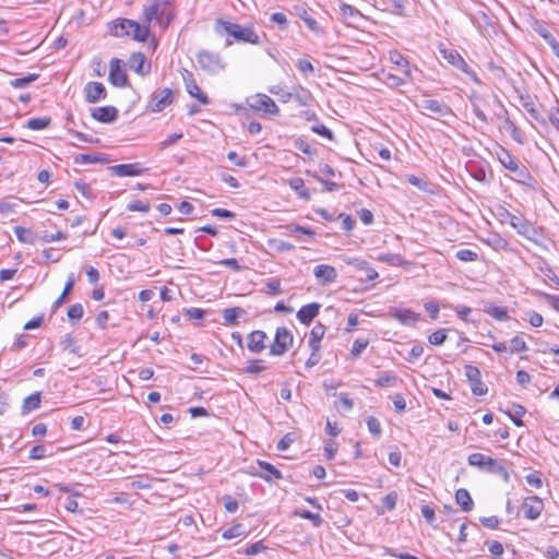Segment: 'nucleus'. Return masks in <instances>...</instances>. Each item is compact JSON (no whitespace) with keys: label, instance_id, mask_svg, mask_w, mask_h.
<instances>
[{"label":"nucleus","instance_id":"nucleus-11","mask_svg":"<svg viewBox=\"0 0 559 559\" xmlns=\"http://www.w3.org/2000/svg\"><path fill=\"white\" fill-rule=\"evenodd\" d=\"M182 80L185 82L187 92L190 96L197 98L200 103L207 105L210 103L209 97L204 94L197 84L194 75L191 71L185 69L181 72Z\"/></svg>","mask_w":559,"mask_h":559},{"label":"nucleus","instance_id":"nucleus-50","mask_svg":"<svg viewBox=\"0 0 559 559\" xmlns=\"http://www.w3.org/2000/svg\"><path fill=\"white\" fill-rule=\"evenodd\" d=\"M367 426H368L369 432L373 437L379 438L381 436V432H382L381 424L376 417H373V416L368 417Z\"/></svg>","mask_w":559,"mask_h":559},{"label":"nucleus","instance_id":"nucleus-63","mask_svg":"<svg viewBox=\"0 0 559 559\" xmlns=\"http://www.w3.org/2000/svg\"><path fill=\"white\" fill-rule=\"evenodd\" d=\"M14 234L15 236L17 237V239L22 242H32V239H31V236H32V233L31 230L24 228V227H21V226H16L14 228Z\"/></svg>","mask_w":559,"mask_h":559},{"label":"nucleus","instance_id":"nucleus-9","mask_svg":"<svg viewBox=\"0 0 559 559\" xmlns=\"http://www.w3.org/2000/svg\"><path fill=\"white\" fill-rule=\"evenodd\" d=\"M465 376L471 384L472 393L476 396L485 395L488 391L487 385L481 381L480 370L473 365H465Z\"/></svg>","mask_w":559,"mask_h":559},{"label":"nucleus","instance_id":"nucleus-28","mask_svg":"<svg viewBox=\"0 0 559 559\" xmlns=\"http://www.w3.org/2000/svg\"><path fill=\"white\" fill-rule=\"evenodd\" d=\"M340 13L342 21L347 25H354L361 16L359 10L346 3L340 5Z\"/></svg>","mask_w":559,"mask_h":559},{"label":"nucleus","instance_id":"nucleus-43","mask_svg":"<svg viewBox=\"0 0 559 559\" xmlns=\"http://www.w3.org/2000/svg\"><path fill=\"white\" fill-rule=\"evenodd\" d=\"M288 230V235L297 237L299 234L308 236L309 238H313L316 236V231L307 226L301 225H288L286 227Z\"/></svg>","mask_w":559,"mask_h":559},{"label":"nucleus","instance_id":"nucleus-34","mask_svg":"<svg viewBox=\"0 0 559 559\" xmlns=\"http://www.w3.org/2000/svg\"><path fill=\"white\" fill-rule=\"evenodd\" d=\"M535 31L546 40L552 52L559 58V41L552 36V34L542 25L536 27Z\"/></svg>","mask_w":559,"mask_h":559},{"label":"nucleus","instance_id":"nucleus-58","mask_svg":"<svg viewBox=\"0 0 559 559\" xmlns=\"http://www.w3.org/2000/svg\"><path fill=\"white\" fill-rule=\"evenodd\" d=\"M266 549V546L263 544L262 540L255 542L249 547L245 548L242 550V554L246 556H254L261 551H264Z\"/></svg>","mask_w":559,"mask_h":559},{"label":"nucleus","instance_id":"nucleus-42","mask_svg":"<svg viewBox=\"0 0 559 559\" xmlns=\"http://www.w3.org/2000/svg\"><path fill=\"white\" fill-rule=\"evenodd\" d=\"M295 515L311 521L314 527H320L323 524V519L319 513H312L308 510H296Z\"/></svg>","mask_w":559,"mask_h":559},{"label":"nucleus","instance_id":"nucleus-33","mask_svg":"<svg viewBox=\"0 0 559 559\" xmlns=\"http://www.w3.org/2000/svg\"><path fill=\"white\" fill-rule=\"evenodd\" d=\"M390 61L395 66L403 68L405 76L412 79L409 62L402 53L396 50L390 51Z\"/></svg>","mask_w":559,"mask_h":559},{"label":"nucleus","instance_id":"nucleus-45","mask_svg":"<svg viewBox=\"0 0 559 559\" xmlns=\"http://www.w3.org/2000/svg\"><path fill=\"white\" fill-rule=\"evenodd\" d=\"M269 246L277 252H288L295 250V246L282 239H270Z\"/></svg>","mask_w":559,"mask_h":559},{"label":"nucleus","instance_id":"nucleus-21","mask_svg":"<svg viewBox=\"0 0 559 559\" xmlns=\"http://www.w3.org/2000/svg\"><path fill=\"white\" fill-rule=\"evenodd\" d=\"M390 316L404 325H413L419 319V313L402 308H391Z\"/></svg>","mask_w":559,"mask_h":559},{"label":"nucleus","instance_id":"nucleus-10","mask_svg":"<svg viewBox=\"0 0 559 559\" xmlns=\"http://www.w3.org/2000/svg\"><path fill=\"white\" fill-rule=\"evenodd\" d=\"M522 508L525 519L535 521L544 510V501L538 496H528L524 498Z\"/></svg>","mask_w":559,"mask_h":559},{"label":"nucleus","instance_id":"nucleus-30","mask_svg":"<svg viewBox=\"0 0 559 559\" xmlns=\"http://www.w3.org/2000/svg\"><path fill=\"white\" fill-rule=\"evenodd\" d=\"M295 10L296 14L306 23L311 32L316 34H320L322 32L318 22L308 13L306 8L297 5L295 7Z\"/></svg>","mask_w":559,"mask_h":559},{"label":"nucleus","instance_id":"nucleus-15","mask_svg":"<svg viewBox=\"0 0 559 559\" xmlns=\"http://www.w3.org/2000/svg\"><path fill=\"white\" fill-rule=\"evenodd\" d=\"M109 169L111 174L118 177L141 176L147 171V168H144L140 163L118 164L111 166Z\"/></svg>","mask_w":559,"mask_h":559},{"label":"nucleus","instance_id":"nucleus-17","mask_svg":"<svg viewBox=\"0 0 559 559\" xmlns=\"http://www.w3.org/2000/svg\"><path fill=\"white\" fill-rule=\"evenodd\" d=\"M257 464L262 469V472H254L252 475L272 483L273 480L282 479L283 474L282 472L276 468L274 465L266 461L258 460Z\"/></svg>","mask_w":559,"mask_h":559},{"label":"nucleus","instance_id":"nucleus-1","mask_svg":"<svg viewBox=\"0 0 559 559\" xmlns=\"http://www.w3.org/2000/svg\"><path fill=\"white\" fill-rule=\"evenodd\" d=\"M213 29L217 36L225 37V47H229L234 43L251 45L261 43V38L252 24L241 25L219 17L215 20Z\"/></svg>","mask_w":559,"mask_h":559},{"label":"nucleus","instance_id":"nucleus-16","mask_svg":"<svg viewBox=\"0 0 559 559\" xmlns=\"http://www.w3.org/2000/svg\"><path fill=\"white\" fill-rule=\"evenodd\" d=\"M313 275L320 285L325 286L336 281L337 272L332 265L319 264L314 266Z\"/></svg>","mask_w":559,"mask_h":559},{"label":"nucleus","instance_id":"nucleus-26","mask_svg":"<svg viewBox=\"0 0 559 559\" xmlns=\"http://www.w3.org/2000/svg\"><path fill=\"white\" fill-rule=\"evenodd\" d=\"M496 155L500 164L510 171L518 170V162L512 154L504 147L499 146L496 151Z\"/></svg>","mask_w":559,"mask_h":559},{"label":"nucleus","instance_id":"nucleus-13","mask_svg":"<svg viewBox=\"0 0 559 559\" xmlns=\"http://www.w3.org/2000/svg\"><path fill=\"white\" fill-rule=\"evenodd\" d=\"M84 96L87 103L95 104L106 99L107 91L103 83L92 81L84 86Z\"/></svg>","mask_w":559,"mask_h":559},{"label":"nucleus","instance_id":"nucleus-14","mask_svg":"<svg viewBox=\"0 0 559 559\" xmlns=\"http://www.w3.org/2000/svg\"><path fill=\"white\" fill-rule=\"evenodd\" d=\"M416 106L423 111H430L440 117L452 115V109L447 104L437 99L425 98L417 103Z\"/></svg>","mask_w":559,"mask_h":559},{"label":"nucleus","instance_id":"nucleus-36","mask_svg":"<svg viewBox=\"0 0 559 559\" xmlns=\"http://www.w3.org/2000/svg\"><path fill=\"white\" fill-rule=\"evenodd\" d=\"M520 104L530 114V116L533 119H535V120L539 119V111L536 108L535 103L530 95H521Z\"/></svg>","mask_w":559,"mask_h":559},{"label":"nucleus","instance_id":"nucleus-47","mask_svg":"<svg viewBox=\"0 0 559 559\" xmlns=\"http://www.w3.org/2000/svg\"><path fill=\"white\" fill-rule=\"evenodd\" d=\"M74 187L86 199L95 198V194H94L90 183H87L83 180H78V181H75Z\"/></svg>","mask_w":559,"mask_h":559},{"label":"nucleus","instance_id":"nucleus-27","mask_svg":"<svg viewBox=\"0 0 559 559\" xmlns=\"http://www.w3.org/2000/svg\"><path fill=\"white\" fill-rule=\"evenodd\" d=\"M246 314V310L240 307L226 308L223 310L224 324L228 326H236L239 324L238 319Z\"/></svg>","mask_w":559,"mask_h":559},{"label":"nucleus","instance_id":"nucleus-53","mask_svg":"<svg viewBox=\"0 0 559 559\" xmlns=\"http://www.w3.org/2000/svg\"><path fill=\"white\" fill-rule=\"evenodd\" d=\"M245 534L243 527L241 524H235L231 527L225 530L222 534L224 539H233L235 537L241 536Z\"/></svg>","mask_w":559,"mask_h":559},{"label":"nucleus","instance_id":"nucleus-32","mask_svg":"<svg viewBox=\"0 0 559 559\" xmlns=\"http://www.w3.org/2000/svg\"><path fill=\"white\" fill-rule=\"evenodd\" d=\"M288 185L290 189L294 190L300 199L309 200L311 198V193L305 187V181L302 178H293L288 181Z\"/></svg>","mask_w":559,"mask_h":559},{"label":"nucleus","instance_id":"nucleus-18","mask_svg":"<svg viewBox=\"0 0 559 559\" xmlns=\"http://www.w3.org/2000/svg\"><path fill=\"white\" fill-rule=\"evenodd\" d=\"M292 99L297 102L300 106H309L313 100V96L309 90L298 85L294 87L293 92L285 93L284 103H287Z\"/></svg>","mask_w":559,"mask_h":559},{"label":"nucleus","instance_id":"nucleus-3","mask_svg":"<svg viewBox=\"0 0 559 559\" xmlns=\"http://www.w3.org/2000/svg\"><path fill=\"white\" fill-rule=\"evenodd\" d=\"M195 60L204 72L215 75L226 69V62L217 51L201 49L195 55Z\"/></svg>","mask_w":559,"mask_h":559},{"label":"nucleus","instance_id":"nucleus-4","mask_svg":"<svg viewBox=\"0 0 559 559\" xmlns=\"http://www.w3.org/2000/svg\"><path fill=\"white\" fill-rule=\"evenodd\" d=\"M145 22L148 24L155 20L159 26L167 28L176 16L174 5H162L159 3H151L143 10Z\"/></svg>","mask_w":559,"mask_h":559},{"label":"nucleus","instance_id":"nucleus-2","mask_svg":"<svg viewBox=\"0 0 559 559\" xmlns=\"http://www.w3.org/2000/svg\"><path fill=\"white\" fill-rule=\"evenodd\" d=\"M467 463L471 466H475L483 472L499 475L504 481L510 480V474L506 466L498 460L483 453H472L467 457Z\"/></svg>","mask_w":559,"mask_h":559},{"label":"nucleus","instance_id":"nucleus-48","mask_svg":"<svg viewBox=\"0 0 559 559\" xmlns=\"http://www.w3.org/2000/svg\"><path fill=\"white\" fill-rule=\"evenodd\" d=\"M447 340V330L445 329H439L431 333L428 337V341L431 345L438 346L444 343Z\"/></svg>","mask_w":559,"mask_h":559},{"label":"nucleus","instance_id":"nucleus-51","mask_svg":"<svg viewBox=\"0 0 559 559\" xmlns=\"http://www.w3.org/2000/svg\"><path fill=\"white\" fill-rule=\"evenodd\" d=\"M525 480H526L527 485H530L531 487H533L535 489H539L544 485V481H543V478H542V475L539 472H533V473L527 474L525 476Z\"/></svg>","mask_w":559,"mask_h":559},{"label":"nucleus","instance_id":"nucleus-56","mask_svg":"<svg viewBox=\"0 0 559 559\" xmlns=\"http://www.w3.org/2000/svg\"><path fill=\"white\" fill-rule=\"evenodd\" d=\"M68 318L71 321H79L84 314V309L81 304H74L68 309Z\"/></svg>","mask_w":559,"mask_h":559},{"label":"nucleus","instance_id":"nucleus-39","mask_svg":"<svg viewBox=\"0 0 559 559\" xmlns=\"http://www.w3.org/2000/svg\"><path fill=\"white\" fill-rule=\"evenodd\" d=\"M399 381V377L391 372H383L374 380L376 386L388 388L394 386Z\"/></svg>","mask_w":559,"mask_h":559},{"label":"nucleus","instance_id":"nucleus-41","mask_svg":"<svg viewBox=\"0 0 559 559\" xmlns=\"http://www.w3.org/2000/svg\"><path fill=\"white\" fill-rule=\"evenodd\" d=\"M485 312L499 321L509 319L508 309L506 307L490 305L486 307Z\"/></svg>","mask_w":559,"mask_h":559},{"label":"nucleus","instance_id":"nucleus-29","mask_svg":"<svg viewBox=\"0 0 559 559\" xmlns=\"http://www.w3.org/2000/svg\"><path fill=\"white\" fill-rule=\"evenodd\" d=\"M146 58L142 52H134L130 56L128 64L131 70L140 75H145L148 70H144Z\"/></svg>","mask_w":559,"mask_h":559},{"label":"nucleus","instance_id":"nucleus-12","mask_svg":"<svg viewBox=\"0 0 559 559\" xmlns=\"http://www.w3.org/2000/svg\"><path fill=\"white\" fill-rule=\"evenodd\" d=\"M108 80L116 87H124L128 85V75L121 69V61L118 58H112L109 62Z\"/></svg>","mask_w":559,"mask_h":559},{"label":"nucleus","instance_id":"nucleus-52","mask_svg":"<svg viewBox=\"0 0 559 559\" xmlns=\"http://www.w3.org/2000/svg\"><path fill=\"white\" fill-rule=\"evenodd\" d=\"M455 257L463 262H473L478 259L477 252L471 249H461L456 251Z\"/></svg>","mask_w":559,"mask_h":559},{"label":"nucleus","instance_id":"nucleus-49","mask_svg":"<svg viewBox=\"0 0 559 559\" xmlns=\"http://www.w3.org/2000/svg\"><path fill=\"white\" fill-rule=\"evenodd\" d=\"M369 341L367 338H357L354 341L350 354L353 357H358L367 348Z\"/></svg>","mask_w":559,"mask_h":559},{"label":"nucleus","instance_id":"nucleus-59","mask_svg":"<svg viewBox=\"0 0 559 559\" xmlns=\"http://www.w3.org/2000/svg\"><path fill=\"white\" fill-rule=\"evenodd\" d=\"M397 498H399V496H397V493L395 491L389 492L388 495H385L382 498L383 507L386 510L392 511L395 508V506H396Z\"/></svg>","mask_w":559,"mask_h":559},{"label":"nucleus","instance_id":"nucleus-7","mask_svg":"<svg viewBox=\"0 0 559 559\" xmlns=\"http://www.w3.org/2000/svg\"><path fill=\"white\" fill-rule=\"evenodd\" d=\"M249 107L255 111L266 115L277 116L280 108L276 103L265 94H255L247 99Z\"/></svg>","mask_w":559,"mask_h":559},{"label":"nucleus","instance_id":"nucleus-64","mask_svg":"<svg viewBox=\"0 0 559 559\" xmlns=\"http://www.w3.org/2000/svg\"><path fill=\"white\" fill-rule=\"evenodd\" d=\"M312 132L326 138L329 140H333V132L323 123L316 124L311 128Z\"/></svg>","mask_w":559,"mask_h":559},{"label":"nucleus","instance_id":"nucleus-25","mask_svg":"<svg viewBox=\"0 0 559 559\" xmlns=\"http://www.w3.org/2000/svg\"><path fill=\"white\" fill-rule=\"evenodd\" d=\"M504 216L509 224L516 229L520 235H527L531 230L530 224L521 216H516L509 211L504 210Z\"/></svg>","mask_w":559,"mask_h":559},{"label":"nucleus","instance_id":"nucleus-55","mask_svg":"<svg viewBox=\"0 0 559 559\" xmlns=\"http://www.w3.org/2000/svg\"><path fill=\"white\" fill-rule=\"evenodd\" d=\"M127 209L131 212H143V213H147L151 209L150 206V203L148 202H144L142 200H134V201H131L128 205H127Z\"/></svg>","mask_w":559,"mask_h":559},{"label":"nucleus","instance_id":"nucleus-40","mask_svg":"<svg viewBox=\"0 0 559 559\" xmlns=\"http://www.w3.org/2000/svg\"><path fill=\"white\" fill-rule=\"evenodd\" d=\"M526 413V409L520 405V404H514L512 405V409L511 411H508L506 412V414L510 417V419L513 421V424L518 427H521L524 425L523 420L521 419V417Z\"/></svg>","mask_w":559,"mask_h":559},{"label":"nucleus","instance_id":"nucleus-54","mask_svg":"<svg viewBox=\"0 0 559 559\" xmlns=\"http://www.w3.org/2000/svg\"><path fill=\"white\" fill-rule=\"evenodd\" d=\"M104 157L103 154H81L75 158L76 163L82 164H95L103 162Z\"/></svg>","mask_w":559,"mask_h":559},{"label":"nucleus","instance_id":"nucleus-19","mask_svg":"<svg viewBox=\"0 0 559 559\" xmlns=\"http://www.w3.org/2000/svg\"><path fill=\"white\" fill-rule=\"evenodd\" d=\"M247 338V347L251 353L260 354L266 348L265 341L267 336L265 332L261 330L252 331Z\"/></svg>","mask_w":559,"mask_h":559},{"label":"nucleus","instance_id":"nucleus-31","mask_svg":"<svg viewBox=\"0 0 559 559\" xmlns=\"http://www.w3.org/2000/svg\"><path fill=\"white\" fill-rule=\"evenodd\" d=\"M455 501L464 512L473 510L474 502L469 492L465 488H460L455 492Z\"/></svg>","mask_w":559,"mask_h":559},{"label":"nucleus","instance_id":"nucleus-22","mask_svg":"<svg viewBox=\"0 0 559 559\" xmlns=\"http://www.w3.org/2000/svg\"><path fill=\"white\" fill-rule=\"evenodd\" d=\"M321 305L318 302H311L302 306L297 312V319L300 323L309 325L313 319L319 314Z\"/></svg>","mask_w":559,"mask_h":559},{"label":"nucleus","instance_id":"nucleus-46","mask_svg":"<svg viewBox=\"0 0 559 559\" xmlns=\"http://www.w3.org/2000/svg\"><path fill=\"white\" fill-rule=\"evenodd\" d=\"M38 78V74L31 73L27 76L17 78L11 81V86L15 88H24L28 86L32 82L36 81Z\"/></svg>","mask_w":559,"mask_h":559},{"label":"nucleus","instance_id":"nucleus-57","mask_svg":"<svg viewBox=\"0 0 559 559\" xmlns=\"http://www.w3.org/2000/svg\"><path fill=\"white\" fill-rule=\"evenodd\" d=\"M486 544L488 545V550H489L490 555L492 556V558H500L503 555L504 549L500 542L492 540V542H487Z\"/></svg>","mask_w":559,"mask_h":559},{"label":"nucleus","instance_id":"nucleus-6","mask_svg":"<svg viewBox=\"0 0 559 559\" xmlns=\"http://www.w3.org/2000/svg\"><path fill=\"white\" fill-rule=\"evenodd\" d=\"M293 334L285 326L276 329L273 344L270 346V354L273 356H283L293 345Z\"/></svg>","mask_w":559,"mask_h":559},{"label":"nucleus","instance_id":"nucleus-44","mask_svg":"<svg viewBox=\"0 0 559 559\" xmlns=\"http://www.w3.org/2000/svg\"><path fill=\"white\" fill-rule=\"evenodd\" d=\"M51 122V119L48 117H39V118H31L27 120V128L31 130H44L46 129Z\"/></svg>","mask_w":559,"mask_h":559},{"label":"nucleus","instance_id":"nucleus-35","mask_svg":"<svg viewBox=\"0 0 559 559\" xmlns=\"http://www.w3.org/2000/svg\"><path fill=\"white\" fill-rule=\"evenodd\" d=\"M150 34L148 25H141L132 20V28L130 29V36L138 41H145Z\"/></svg>","mask_w":559,"mask_h":559},{"label":"nucleus","instance_id":"nucleus-8","mask_svg":"<svg viewBox=\"0 0 559 559\" xmlns=\"http://www.w3.org/2000/svg\"><path fill=\"white\" fill-rule=\"evenodd\" d=\"M174 98L171 88L158 90L151 95L147 109L152 112H160L174 103Z\"/></svg>","mask_w":559,"mask_h":559},{"label":"nucleus","instance_id":"nucleus-60","mask_svg":"<svg viewBox=\"0 0 559 559\" xmlns=\"http://www.w3.org/2000/svg\"><path fill=\"white\" fill-rule=\"evenodd\" d=\"M270 20L277 24L282 29H286L288 26V21L286 15L283 12H274L271 14Z\"/></svg>","mask_w":559,"mask_h":559},{"label":"nucleus","instance_id":"nucleus-23","mask_svg":"<svg viewBox=\"0 0 559 559\" xmlns=\"http://www.w3.org/2000/svg\"><path fill=\"white\" fill-rule=\"evenodd\" d=\"M110 35L115 37L130 36L132 20L117 19L108 24Z\"/></svg>","mask_w":559,"mask_h":559},{"label":"nucleus","instance_id":"nucleus-37","mask_svg":"<svg viewBox=\"0 0 559 559\" xmlns=\"http://www.w3.org/2000/svg\"><path fill=\"white\" fill-rule=\"evenodd\" d=\"M266 369L267 367L265 366L264 360L252 359L248 361L247 366L243 369V372L247 374L258 376L264 372Z\"/></svg>","mask_w":559,"mask_h":559},{"label":"nucleus","instance_id":"nucleus-20","mask_svg":"<svg viewBox=\"0 0 559 559\" xmlns=\"http://www.w3.org/2000/svg\"><path fill=\"white\" fill-rule=\"evenodd\" d=\"M91 116L99 122L110 123L118 118V109L114 106L96 107L92 109Z\"/></svg>","mask_w":559,"mask_h":559},{"label":"nucleus","instance_id":"nucleus-61","mask_svg":"<svg viewBox=\"0 0 559 559\" xmlns=\"http://www.w3.org/2000/svg\"><path fill=\"white\" fill-rule=\"evenodd\" d=\"M383 81L390 87H399L405 84L404 79L392 73H388Z\"/></svg>","mask_w":559,"mask_h":559},{"label":"nucleus","instance_id":"nucleus-62","mask_svg":"<svg viewBox=\"0 0 559 559\" xmlns=\"http://www.w3.org/2000/svg\"><path fill=\"white\" fill-rule=\"evenodd\" d=\"M343 261L357 269L358 271H361L364 267H367V261L360 258H350V257H344Z\"/></svg>","mask_w":559,"mask_h":559},{"label":"nucleus","instance_id":"nucleus-24","mask_svg":"<svg viewBox=\"0 0 559 559\" xmlns=\"http://www.w3.org/2000/svg\"><path fill=\"white\" fill-rule=\"evenodd\" d=\"M325 333V326L322 323H317L310 331L308 345L312 352H320L321 340Z\"/></svg>","mask_w":559,"mask_h":559},{"label":"nucleus","instance_id":"nucleus-38","mask_svg":"<svg viewBox=\"0 0 559 559\" xmlns=\"http://www.w3.org/2000/svg\"><path fill=\"white\" fill-rule=\"evenodd\" d=\"M39 405H40V393L35 392L24 399L23 405H22V413L27 414L31 411L38 408Z\"/></svg>","mask_w":559,"mask_h":559},{"label":"nucleus","instance_id":"nucleus-5","mask_svg":"<svg viewBox=\"0 0 559 559\" xmlns=\"http://www.w3.org/2000/svg\"><path fill=\"white\" fill-rule=\"evenodd\" d=\"M439 52L443 59H445L451 66L457 68L463 73L467 74L474 82H479L477 74L467 64L460 52L452 48H445L444 46L439 47Z\"/></svg>","mask_w":559,"mask_h":559}]
</instances>
